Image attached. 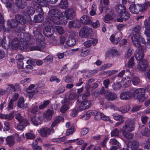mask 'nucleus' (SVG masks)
Returning a JSON list of instances; mask_svg holds the SVG:
<instances>
[{
	"label": "nucleus",
	"mask_w": 150,
	"mask_h": 150,
	"mask_svg": "<svg viewBox=\"0 0 150 150\" xmlns=\"http://www.w3.org/2000/svg\"><path fill=\"white\" fill-rule=\"evenodd\" d=\"M74 16V11L71 8L68 9L64 14L59 10L52 9L50 11L48 16L46 19L47 21L51 23V25L52 26V23L57 25H65L68 19H73Z\"/></svg>",
	"instance_id": "nucleus-1"
},
{
	"label": "nucleus",
	"mask_w": 150,
	"mask_h": 150,
	"mask_svg": "<svg viewBox=\"0 0 150 150\" xmlns=\"http://www.w3.org/2000/svg\"><path fill=\"white\" fill-rule=\"evenodd\" d=\"M8 43L7 44V48H9L11 47L13 50H16L19 48L21 50H26L28 48L27 45H23L22 42H19L17 38L8 37Z\"/></svg>",
	"instance_id": "nucleus-2"
},
{
	"label": "nucleus",
	"mask_w": 150,
	"mask_h": 150,
	"mask_svg": "<svg viewBox=\"0 0 150 150\" xmlns=\"http://www.w3.org/2000/svg\"><path fill=\"white\" fill-rule=\"evenodd\" d=\"M38 38L36 40V43L35 45L32 44L30 46V51L37 50L41 51L42 49L45 48L46 44L45 42V38L42 35L38 33Z\"/></svg>",
	"instance_id": "nucleus-3"
},
{
	"label": "nucleus",
	"mask_w": 150,
	"mask_h": 150,
	"mask_svg": "<svg viewBox=\"0 0 150 150\" xmlns=\"http://www.w3.org/2000/svg\"><path fill=\"white\" fill-rule=\"evenodd\" d=\"M148 7V3H144L143 6L139 4L132 3L130 5L129 10L132 13L137 14L139 12H142L146 11Z\"/></svg>",
	"instance_id": "nucleus-4"
},
{
	"label": "nucleus",
	"mask_w": 150,
	"mask_h": 150,
	"mask_svg": "<svg viewBox=\"0 0 150 150\" xmlns=\"http://www.w3.org/2000/svg\"><path fill=\"white\" fill-rule=\"evenodd\" d=\"M145 90L144 88H139L136 89L133 94L139 102H142L148 98V97L145 95Z\"/></svg>",
	"instance_id": "nucleus-5"
},
{
	"label": "nucleus",
	"mask_w": 150,
	"mask_h": 150,
	"mask_svg": "<svg viewBox=\"0 0 150 150\" xmlns=\"http://www.w3.org/2000/svg\"><path fill=\"white\" fill-rule=\"evenodd\" d=\"M95 115V118L96 119L98 120L100 119H102L104 120L108 121L109 120V117L105 115L102 113H100L97 111L93 110L91 111H89L86 112V115H84V117L88 116L90 115Z\"/></svg>",
	"instance_id": "nucleus-6"
},
{
	"label": "nucleus",
	"mask_w": 150,
	"mask_h": 150,
	"mask_svg": "<svg viewBox=\"0 0 150 150\" xmlns=\"http://www.w3.org/2000/svg\"><path fill=\"white\" fill-rule=\"evenodd\" d=\"M15 118L19 122L17 125V128L19 130L23 129L28 124V121L25 119H23L22 116L19 113L16 114Z\"/></svg>",
	"instance_id": "nucleus-7"
},
{
	"label": "nucleus",
	"mask_w": 150,
	"mask_h": 150,
	"mask_svg": "<svg viewBox=\"0 0 150 150\" xmlns=\"http://www.w3.org/2000/svg\"><path fill=\"white\" fill-rule=\"evenodd\" d=\"M40 136L44 137H46L50 134L54 133V129L53 128H48L46 127H42L38 131Z\"/></svg>",
	"instance_id": "nucleus-8"
},
{
	"label": "nucleus",
	"mask_w": 150,
	"mask_h": 150,
	"mask_svg": "<svg viewBox=\"0 0 150 150\" xmlns=\"http://www.w3.org/2000/svg\"><path fill=\"white\" fill-rule=\"evenodd\" d=\"M3 21L2 30L3 29L4 31L7 32H9L11 28H14L16 27L18 25V23L16 19H13L11 21L8 20L7 21V24L8 26L7 28L4 27Z\"/></svg>",
	"instance_id": "nucleus-9"
},
{
	"label": "nucleus",
	"mask_w": 150,
	"mask_h": 150,
	"mask_svg": "<svg viewBox=\"0 0 150 150\" xmlns=\"http://www.w3.org/2000/svg\"><path fill=\"white\" fill-rule=\"evenodd\" d=\"M91 28L87 26H85L82 27L79 32V36L82 38L87 37L90 33L92 32Z\"/></svg>",
	"instance_id": "nucleus-10"
},
{
	"label": "nucleus",
	"mask_w": 150,
	"mask_h": 150,
	"mask_svg": "<svg viewBox=\"0 0 150 150\" xmlns=\"http://www.w3.org/2000/svg\"><path fill=\"white\" fill-rule=\"evenodd\" d=\"M139 130L138 135L141 137L143 136L149 137L150 135V130L144 125L141 126Z\"/></svg>",
	"instance_id": "nucleus-11"
},
{
	"label": "nucleus",
	"mask_w": 150,
	"mask_h": 150,
	"mask_svg": "<svg viewBox=\"0 0 150 150\" xmlns=\"http://www.w3.org/2000/svg\"><path fill=\"white\" fill-rule=\"evenodd\" d=\"M134 122L133 121L127 120L125 122V125L123 127L122 129L132 132L134 130Z\"/></svg>",
	"instance_id": "nucleus-12"
},
{
	"label": "nucleus",
	"mask_w": 150,
	"mask_h": 150,
	"mask_svg": "<svg viewBox=\"0 0 150 150\" xmlns=\"http://www.w3.org/2000/svg\"><path fill=\"white\" fill-rule=\"evenodd\" d=\"M35 87L36 88L35 85L34 84H31L30 85L28 88L26 90V92L28 93V95L30 98H32L33 97L34 93L35 92H38L40 93H44L43 91H38L37 90H34L33 89H34ZM39 87L37 86V88H38Z\"/></svg>",
	"instance_id": "nucleus-13"
},
{
	"label": "nucleus",
	"mask_w": 150,
	"mask_h": 150,
	"mask_svg": "<svg viewBox=\"0 0 150 150\" xmlns=\"http://www.w3.org/2000/svg\"><path fill=\"white\" fill-rule=\"evenodd\" d=\"M110 143L113 145L111 146L110 149L108 150H117L118 149L121 148V145L117 140L114 139H111L110 141Z\"/></svg>",
	"instance_id": "nucleus-14"
},
{
	"label": "nucleus",
	"mask_w": 150,
	"mask_h": 150,
	"mask_svg": "<svg viewBox=\"0 0 150 150\" xmlns=\"http://www.w3.org/2000/svg\"><path fill=\"white\" fill-rule=\"evenodd\" d=\"M119 15L121 18H118L117 19V21L118 22H122L123 20H127L130 17L129 13L126 11V10H125V11H123Z\"/></svg>",
	"instance_id": "nucleus-15"
},
{
	"label": "nucleus",
	"mask_w": 150,
	"mask_h": 150,
	"mask_svg": "<svg viewBox=\"0 0 150 150\" xmlns=\"http://www.w3.org/2000/svg\"><path fill=\"white\" fill-rule=\"evenodd\" d=\"M147 67V62L145 59L140 61L138 64L137 68L140 71H145Z\"/></svg>",
	"instance_id": "nucleus-16"
},
{
	"label": "nucleus",
	"mask_w": 150,
	"mask_h": 150,
	"mask_svg": "<svg viewBox=\"0 0 150 150\" xmlns=\"http://www.w3.org/2000/svg\"><path fill=\"white\" fill-rule=\"evenodd\" d=\"M132 93L129 91H126L122 93L120 95V98L126 100L131 99L132 97Z\"/></svg>",
	"instance_id": "nucleus-17"
},
{
	"label": "nucleus",
	"mask_w": 150,
	"mask_h": 150,
	"mask_svg": "<svg viewBox=\"0 0 150 150\" xmlns=\"http://www.w3.org/2000/svg\"><path fill=\"white\" fill-rule=\"evenodd\" d=\"M91 106V102L88 100H85L81 103L79 108L81 110H84L89 108Z\"/></svg>",
	"instance_id": "nucleus-18"
},
{
	"label": "nucleus",
	"mask_w": 150,
	"mask_h": 150,
	"mask_svg": "<svg viewBox=\"0 0 150 150\" xmlns=\"http://www.w3.org/2000/svg\"><path fill=\"white\" fill-rule=\"evenodd\" d=\"M132 40L133 44L137 47H139L140 46V42L141 40L144 41V40L142 38V37H139L137 36H134L132 38Z\"/></svg>",
	"instance_id": "nucleus-19"
},
{
	"label": "nucleus",
	"mask_w": 150,
	"mask_h": 150,
	"mask_svg": "<svg viewBox=\"0 0 150 150\" xmlns=\"http://www.w3.org/2000/svg\"><path fill=\"white\" fill-rule=\"evenodd\" d=\"M139 146V143L136 140L130 141L128 143V147L131 150H137Z\"/></svg>",
	"instance_id": "nucleus-20"
},
{
	"label": "nucleus",
	"mask_w": 150,
	"mask_h": 150,
	"mask_svg": "<svg viewBox=\"0 0 150 150\" xmlns=\"http://www.w3.org/2000/svg\"><path fill=\"white\" fill-rule=\"evenodd\" d=\"M43 33L47 37H50L54 33L53 30H52L50 26H46L43 30Z\"/></svg>",
	"instance_id": "nucleus-21"
},
{
	"label": "nucleus",
	"mask_w": 150,
	"mask_h": 150,
	"mask_svg": "<svg viewBox=\"0 0 150 150\" xmlns=\"http://www.w3.org/2000/svg\"><path fill=\"white\" fill-rule=\"evenodd\" d=\"M133 33H134V36H137L139 37H142V28L140 26L137 25L135 26L133 28Z\"/></svg>",
	"instance_id": "nucleus-22"
},
{
	"label": "nucleus",
	"mask_w": 150,
	"mask_h": 150,
	"mask_svg": "<svg viewBox=\"0 0 150 150\" xmlns=\"http://www.w3.org/2000/svg\"><path fill=\"white\" fill-rule=\"evenodd\" d=\"M117 98L116 94L112 93L108 91L107 93L105 94V98L109 101H112L115 99Z\"/></svg>",
	"instance_id": "nucleus-23"
},
{
	"label": "nucleus",
	"mask_w": 150,
	"mask_h": 150,
	"mask_svg": "<svg viewBox=\"0 0 150 150\" xmlns=\"http://www.w3.org/2000/svg\"><path fill=\"white\" fill-rule=\"evenodd\" d=\"M31 120L33 124L35 125L40 124L42 122V119L39 116H33L31 117Z\"/></svg>",
	"instance_id": "nucleus-24"
},
{
	"label": "nucleus",
	"mask_w": 150,
	"mask_h": 150,
	"mask_svg": "<svg viewBox=\"0 0 150 150\" xmlns=\"http://www.w3.org/2000/svg\"><path fill=\"white\" fill-rule=\"evenodd\" d=\"M80 21L83 24H88L91 23L90 18L86 15H83L81 18Z\"/></svg>",
	"instance_id": "nucleus-25"
},
{
	"label": "nucleus",
	"mask_w": 150,
	"mask_h": 150,
	"mask_svg": "<svg viewBox=\"0 0 150 150\" xmlns=\"http://www.w3.org/2000/svg\"><path fill=\"white\" fill-rule=\"evenodd\" d=\"M134 57L137 60L141 61V60L144 57V54L143 53L142 50H138L137 51L135 52L134 53Z\"/></svg>",
	"instance_id": "nucleus-26"
},
{
	"label": "nucleus",
	"mask_w": 150,
	"mask_h": 150,
	"mask_svg": "<svg viewBox=\"0 0 150 150\" xmlns=\"http://www.w3.org/2000/svg\"><path fill=\"white\" fill-rule=\"evenodd\" d=\"M122 131L123 136L126 139H130L133 138V134L129 132L125 129H122Z\"/></svg>",
	"instance_id": "nucleus-27"
},
{
	"label": "nucleus",
	"mask_w": 150,
	"mask_h": 150,
	"mask_svg": "<svg viewBox=\"0 0 150 150\" xmlns=\"http://www.w3.org/2000/svg\"><path fill=\"white\" fill-rule=\"evenodd\" d=\"M144 25L146 30L144 32V34L147 37L150 36V23L146 21L144 22Z\"/></svg>",
	"instance_id": "nucleus-28"
},
{
	"label": "nucleus",
	"mask_w": 150,
	"mask_h": 150,
	"mask_svg": "<svg viewBox=\"0 0 150 150\" xmlns=\"http://www.w3.org/2000/svg\"><path fill=\"white\" fill-rule=\"evenodd\" d=\"M125 6L123 5L118 4L115 6V9L116 11L119 14L122 13L126 10Z\"/></svg>",
	"instance_id": "nucleus-29"
},
{
	"label": "nucleus",
	"mask_w": 150,
	"mask_h": 150,
	"mask_svg": "<svg viewBox=\"0 0 150 150\" xmlns=\"http://www.w3.org/2000/svg\"><path fill=\"white\" fill-rule=\"evenodd\" d=\"M54 113V111L50 109H48L43 115L44 118L47 120H50L52 118V116Z\"/></svg>",
	"instance_id": "nucleus-30"
},
{
	"label": "nucleus",
	"mask_w": 150,
	"mask_h": 150,
	"mask_svg": "<svg viewBox=\"0 0 150 150\" xmlns=\"http://www.w3.org/2000/svg\"><path fill=\"white\" fill-rule=\"evenodd\" d=\"M16 3L18 7L20 8L23 9L26 5L24 0H16Z\"/></svg>",
	"instance_id": "nucleus-31"
},
{
	"label": "nucleus",
	"mask_w": 150,
	"mask_h": 150,
	"mask_svg": "<svg viewBox=\"0 0 150 150\" xmlns=\"http://www.w3.org/2000/svg\"><path fill=\"white\" fill-rule=\"evenodd\" d=\"M15 18L16 20L18 23L21 24H25L26 23V20L23 16L19 15L16 16Z\"/></svg>",
	"instance_id": "nucleus-32"
},
{
	"label": "nucleus",
	"mask_w": 150,
	"mask_h": 150,
	"mask_svg": "<svg viewBox=\"0 0 150 150\" xmlns=\"http://www.w3.org/2000/svg\"><path fill=\"white\" fill-rule=\"evenodd\" d=\"M50 103V100H44L39 106V109L40 110H42L45 108L49 105Z\"/></svg>",
	"instance_id": "nucleus-33"
},
{
	"label": "nucleus",
	"mask_w": 150,
	"mask_h": 150,
	"mask_svg": "<svg viewBox=\"0 0 150 150\" xmlns=\"http://www.w3.org/2000/svg\"><path fill=\"white\" fill-rule=\"evenodd\" d=\"M59 6L62 9H65L68 6L67 0H62L59 3Z\"/></svg>",
	"instance_id": "nucleus-34"
},
{
	"label": "nucleus",
	"mask_w": 150,
	"mask_h": 150,
	"mask_svg": "<svg viewBox=\"0 0 150 150\" xmlns=\"http://www.w3.org/2000/svg\"><path fill=\"white\" fill-rule=\"evenodd\" d=\"M117 53V50L115 49H111L106 54V56L108 57H112L114 55H116Z\"/></svg>",
	"instance_id": "nucleus-35"
},
{
	"label": "nucleus",
	"mask_w": 150,
	"mask_h": 150,
	"mask_svg": "<svg viewBox=\"0 0 150 150\" xmlns=\"http://www.w3.org/2000/svg\"><path fill=\"white\" fill-rule=\"evenodd\" d=\"M43 20V15L41 14H39L35 15L34 17V21L37 23H40Z\"/></svg>",
	"instance_id": "nucleus-36"
},
{
	"label": "nucleus",
	"mask_w": 150,
	"mask_h": 150,
	"mask_svg": "<svg viewBox=\"0 0 150 150\" xmlns=\"http://www.w3.org/2000/svg\"><path fill=\"white\" fill-rule=\"evenodd\" d=\"M37 4L41 6H47L48 4L46 0H37Z\"/></svg>",
	"instance_id": "nucleus-37"
},
{
	"label": "nucleus",
	"mask_w": 150,
	"mask_h": 150,
	"mask_svg": "<svg viewBox=\"0 0 150 150\" xmlns=\"http://www.w3.org/2000/svg\"><path fill=\"white\" fill-rule=\"evenodd\" d=\"M130 109V106L129 105H128L120 108L119 109V111L122 113H125L128 112Z\"/></svg>",
	"instance_id": "nucleus-38"
},
{
	"label": "nucleus",
	"mask_w": 150,
	"mask_h": 150,
	"mask_svg": "<svg viewBox=\"0 0 150 150\" xmlns=\"http://www.w3.org/2000/svg\"><path fill=\"white\" fill-rule=\"evenodd\" d=\"M6 141L7 143L10 145H13L15 142L13 137V136L8 137L6 139Z\"/></svg>",
	"instance_id": "nucleus-39"
},
{
	"label": "nucleus",
	"mask_w": 150,
	"mask_h": 150,
	"mask_svg": "<svg viewBox=\"0 0 150 150\" xmlns=\"http://www.w3.org/2000/svg\"><path fill=\"white\" fill-rule=\"evenodd\" d=\"M63 118L61 117H59L56 118L52 123L51 126L52 127H54L57 124L59 123L61 120H63Z\"/></svg>",
	"instance_id": "nucleus-40"
},
{
	"label": "nucleus",
	"mask_w": 150,
	"mask_h": 150,
	"mask_svg": "<svg viewBox=\"0 0 150 150\" xmlns=\"http://www.w3.org/2000/svg\"><path fill=\"white\" fill-rule=\"evenodd\" d=\"M26 12L28 15H32L35 13V9L32 6H29L27 8Z\"/></svg>",
	"instance_id": "nucleus-41"
},
{
	"label": "nucleus",
	"mask_w": 150,
	"mask_h": 150,
	"mask_svg": "<svg viewBox=\"0 0 150 150\" xmlns=\"http://www.w3.org/2000/svg\"><path fill=\"white\" fill-rule=\"evenodd\" d=\"M25 36V37L24 38V40L25 41H24L23 42H22L24 44L23 45H27L28 47V43L27 42L30 40L31 37L29 34H26Z\"/></svg>",
	"instance_id": "nucleus-42"
},
{
	"label": "nucleus",
	"mask_w": 150,
	"mask_h": 150,
	"mask_svg": "<svg viewBox=\"0 0 150 150\" xmlns=\"http://www.w3.org/2000/svg\"><path fill=\"white\" fill-rule=\"evenodd\" d=\"M8 87L7 88V91L10 92L11 91H15L16 90L15 86L13 84H7Z\"/></svg>",
	"instance_id": "nucleus-43"
},
{
	"label": "nucleus",
	"mask_w": 150,
	"mask_h": 150,
	"mask_svg": "<svg viewBox=\"0 0 150 150\" xmlns=\"http://www.w3.org/2000/svg\"><path fill=\"white\" fill-rule=\"evenodd\" d=\"M119 131L117 128H115L112 131L111 133V136L112 137H118L119 135Z\"/></svg>",
	"instance_id": "nucleus-44"
},
{
	"label": "nucleus",
	"mask_w": 150,
	"mask_h": 150,
	"mask_svg": "<svg viewBox=\"0 0 150 150\" xmlns=\"http://www.w3.org/2000/svg\"><path fill=\"white\" fill-rule=\"evenodd\" d=\"M67 44L70 47L73 46L75 45V39H71L66 42Z\"/></svg>",
	"instance_id": "nucleus-45"
},
{
	"label": "nucleus",
	"mask_w": 150,
	"mask_h": 150,
	"mask_svg": "<svg viewBox=\"0 0 150 150\" xmlns=\"http://www.w3.org/2000/svg\"><path fill=\"white\" fill-rule=\"evenodd\" d=\"M134 57H131L127 64L128 67L129 68H132L134 66Z\"/></svg>",
	"instance_id": "nucleus-46"
},
{
	"label": "nucleus",
	"mask_w": 150,
	"mask_h": 150,
	"mask_svg": "<svg viewBox=\"0 0 150 150\" xmlns=\"http://www.w3.org/2000/svg\"><path fill=\"white\" fill-rule=\"evenodd\" d=\"M24 103V98L23 97H21L18 100V106L20 108H22L23 106Z\"/></svg>",
	"instance_id": "nucleus-47"
},
{
	"label": "nucleus",
	"mask_w": 150,
	"mask_h": 150,
	"mask_svg": "<svg viewBox=\"0 0 150 150\" xmlns=\"http://www.w3.org/2000/svg\"><path fill=\"white\" fill-rule=\"evenodd\" d=\"M108 91V90H105L104 87H103L101 89H98V93L100 94H104L105 96V94L107 93Z\"/></svg>",
	"instance_id": "nucleus-48"
},
{
	"label": "nucleus",
	"mask_w": 150,
	"mask_h": 150,
	"mask_svg": "<svg viewBox=\"0 0 150 150\" xmlns=\"http://www.w3.org/2000/svg\"><path fill=\"white\" fill-rule=\"evenodd\" d=\"M56 30L60 35H62L64 33V30L63 28L60 26H57L55 27Z\"/></svg>",
	"instance_id": "nucleus-49"
},
{
	"label": "nucleus",
	"mask_w": 150,
	"mask_h": 150,
	"mask_svg": "<svg viewBox=\"0 0 150 150\" xmlns=\"http://www.w3.org/2000/svg\"><path fill=\"white\" fill-rule=\"evenodd\" d=\"M132 82L134 85H137L139 83L140 80L139 77H135L133 78L132 79Z\"/></svg>",
	"instance_id": "nucleus-50"
},
{
	"label": "nucleus",
	"mask_w": 150,
	"mask_h": 150,
	"mask_svg": "<svg viewBox=\"0 0 150 150\" xmlns=\"http://www.w3.org/2000/svg\"><path fill=\"white\" fill-rule=\"evenodd\" d=\"M122 86L119 82H117L115 83L112 85V88L115 91L118 90Z\"/></svg>",
	"instance_id": "nucleus-51"
},
{
	"label": "nucleus",
	"mask_w": 150,
	"mask_h": 150,
	"mask_svg": "<svg viewBox=\"0 0 150 150\" xmlns=\"http://www.w3.org/2000/svg\"><path fill=\"white\" fill-rule=\"evenodd\" d=\"M26 139H32L35 138V136L33 134L31 133H26L25 134Z\"/></svg>",
	"instance_id": "nucleus-52"
},
{
	"label": "nucleus",
	"mask_w": 150,
	"mask_h": 150,
	"mask_svg": "<svg viewBox=\"0 0 150 150\" xmlns=\"http://www.w3.org/2000/svg\"><path fill=\"white\" fill-rule=\"evenodd\" d=\"M133 50L132 48L129 47L128 49V51H127V54L125 55V57L129 58L130 56H131Z\"/></svg>",
	"instance_id": "nucleus-53"
},
{
	"label": "nucleus",
	"mask_w": 150,
	"mask_h": 150,
	"mask_svg": "<svg viewBox=\"0 0 150 150\" xmlns=\"http://www.w3.org/2000/svg\"><path fill=\"white\" fill-rule=\"evenodd\" d=\"M65 90V88L64 86L60 87L56 91L55 93L56 94H59L64 92Z\"/></svg>",
	"instance_id": "nucleus-54"
},
{
	"label": "nucleus",
	"mask_w": 150,
	"mask_h": 150,
	"mask_svg": "<svg viewBox=\"0 0 150 150\" xmlns=\"http://www.w3.org/2000/svg\"><path fill=\"white\" fill-rule=\"evenodd\" d=\"M4 130L7 131L9 130L10 129V124L7 121L4 122Z\"/></svg>",
	"instance_id": "nucleus-55"
},
{
	"label": "nucleus",
	"mask_w": 150,
	"mask_h": 150,
	"mask_svg": "<svg viewBox=\"0 0 150 150\" xmlns=\"http://www.w3.org/2000/svg\"><path fill=\"white\" fill-rule=\"evenodd\" d=\"M68 108L67 105L64 104L61 108L60 111L62 113H64L67 110Z\"/></svg>",
	"instance_id": "nucleus-56"
},
{
	"label": "nucleus",
	"mask_w": 150,
	"mask_h": 150,
	"mask_svg": "<svg viewBox=\"0 0 150 150\" xmlns=\"http://www.w3.org/2000/svg\"><path fill=\"white\" fill-rule=\"evenodd\" d=\"M99 83L98 81H96L94 83L91 84L90 86H91V90L93 91L96 89L98 86Z\"/></svg>",
	"instance_id": "nucleus-57"
},
{
	"label": "nucleus",
	"mask_w": 150,
	"mask_h": 150,
	"mask_svg": "<svg viewBox=\"0 0 150 150\" xmlns=\"http://www.w3.org/2000/svg\"><path fill=\"white\" fill-rule=\"evenodd\" d=\"M92 25L94 28H97L100 26V24L98 21H96L92 22Z\"/></svg>",
	"instance_id": "nucleus-58"
},
{
	"label": "nucleus",
	"mask_w": 150,
	"mask_h": 150,
	"mask_svg": "<svg viewBox=\"0 0 150 150\" xmlns=\"http://www.w3.org/2000/svg\"><path fill=\"white\" fill-rule=\"evenodd\" d=\"M142 105H136L133 107L131 111L132 112H135L138 111L142 107Z\"/></svg>",
	"instance_id": "nucleus-59"
},
{
	"label": "nucleus",
	"mask_w": 150,
	"mask_h": 150,
	"mask_svg": "<svg viewBox=\"0 0 150 150\" xmlns=\"http://www.w3.org/2000/svg\"><path fill=\"white\" fill-rule=\"evenodd\" d=\"M14 141H16L17 142H20L21 140V138L18 134H15L13 137Z\"/></svg>",
	"instance_id": "nucleus-60"
},
{
	"label": "nucleus",
	"mask_w": 150,
	"mask_h": 150,
	"mask_svg": "<svg viewBox=\"0 0 150 150\" xmlns=\"http://www.w3.org/2000/svg\"><path fill=\"white\" fill-rule=\"evenodd\" d=\"M45 63L48 62H51L53 61V58L52 57L50 56H48L44 59Z\"/></svg>",
	"instance_id": "nucleus-61"
},
{
	"label": "nucleus",
	"mask_w": 150,
	"mask_h": 150,
	"mask_svg": "<svg viewBox=\"0 0 150 150\" xmlns=\"http://www.w3.org/2000/svg\"><path fill=\"white\" fill-rule=\"evenodd\" d=\"M112 19V16L108 14H106L104 18V21L105 22L107 23L108 20H111Z\"/></svg>",
	"instance_id": "nucleus-62"
},
{
	"label": "nucleus",
	"mask_w": 150,
	"mask_h": 150,
	"mask_svg": "<svg viewBox=\"0 0 150 150\" xmlns=\"http://www.w3.org/2000/svg\"><path fill=\"white\" fill-rule=\"evenodd\" d=\"M89 129L87 128H84L82 129L81 132V135H84L86 134L88 132Z\"/></svg>",
	"instance_id": "nucleus-63"
},
{
	"label": "nucleus",
	"mask_w": 150,
	"mask_h": 150,
	"mask_svg": "<svg viewBox=\"0 0 150 150\" xmlns=\"http://www.w3.org/2000/svg\"><path fill=\"white\" fill-rule=\"evenodd\" d=\"M81 94L79 96L76 98L77 101L78 103H80L81 102H83V100L84 99L83 97Z\"/></svg>",
	"instance_id": "nucleus-64"
}]
</instances>
